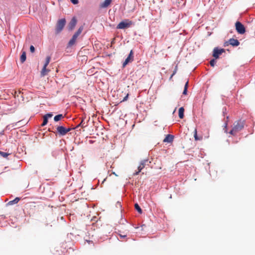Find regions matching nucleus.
Here are the masks:
<instances>
[{
  "instance_id": "1",
  "label": "nucleus",
  "mask_w": 255,
  "mask_h": 255,
  "mask_svg": "<svg viewBox=\"0 0 255 255\" xmlns=\"http://www.w3.org/2000/svg\"><path fill=\"white\" fill-rule=\"evenodd\" d=\"M245 125V121L239 120L234 122L233 124V127L229 133L233 135H236L238 132L242 130Z\"/></svg>"
},
{
  "instance_id": "2",
  "label": "nucleus",
  "mask_w": 255,
  "mask_h": 255,
  "mask_svg": "<svg viewBox=\"0 0 255 255\" xmlns=\"http://www.w3.org/2000/svg\"><path fill=\"white\" fill-rule=\"evenodd\" d=\"M133 24V22L128 19H126L120 22L117 26V29H124L129 28Z\"/></svg>"
},
{
  "instance_id": "3",
  "label": "nucleus",
  "mask_w": 255,
  "mask_h": 255,
  "mask_svg": "<svg viewBox=\"0 0 255 255\" xmlns=\"http://www.w3.org/2000/svg\"><path fill=\"white\" fill-rule=\"evenodd\" d=\"M66 24V20L64 18L59 19L56 24L55 31L56 34L60 33L64 28Z\"/></svg>"
},
{
  "instance_id": "4",
  "label": "nucleus",
  "mask_w": 255,
  "mask_h": 255,
  "mask_svg": "<svg viewBox=\"0 0 255 255\" xmlns=\"http://www.w3.org/2000/svg\"><path fill=\"white\" fill-rule=\"evenodd\" d=\"M236 29L239 33L243 34L245 33L246 29L244 25L240 22L237 21L235 23Z\"/></svg>"
},
{
  "instance_id": "5",
  "label": "nucleus",
  "mask_w": 255,
  "mask_h": 255,
  "mask_svg": "<svg viewBox=\"0 0 255 255\" xmlns=\"http://www.w3.org/2000/svg\"><path fill=\"white\" fill-rule=\"evenodd\" d=\"M57 130L60 135H64L71 130V128H66L63 126H59L57 127Z\"/></svg>"
},
{
  "instance_id": "6",
  "label": "nucleus",
  "mask_w": 255,
  "mask_h": 255,
  "mask_svg": "<svg viewBox=\"0 0 255 255\" xmlns=\"http://www.w3.org/2000/svg\"><path fill=\"white\" fill-rule=\"evenodd\" d=\"M225 52V50L224 49H218V48H215L213 50V56L216 59H217L219 58V55H221Z\"/></svg>"
},
{
  "instance_id": "7",
  "label": "nucleus",
  "mask_w": 255,
  "mask_h": 255,
  "mask_svg": "<svg viewBox=\"0 0 255 255\" xmlns=\"http://www.w3.org/2000/svg\"><path fill=\"white\" fill-rule=\"evenodd\" d=\"M77 23V20L75 17H73L71 20L70 22L68 24V28L69 30H72L75 26H76Z\"/></svg>"
},
{
  "instance_id": "8",
  "label": "nucleus",
  "mask_w": 255,
  "mask_h": 255,
  "mask_svg": "<svg viewBox=\"0 0 255 255\" xmlns=\"http://www.w3.org/2000/svg\"><path fill=\"white\" fill-rule=\"evenodd\" d=\"M148 160L147 159H144L140 162L139 166H138V170H139V171H141L144 168Z\"/></svg>"
},
{
  "instance_id": "9",
  "label": "nucleus",
  "mask_w": 255,
  "mask_h": 255,
  "mask_svg": "<svg viewBox=\"0 0 255 255\" xmlns=\"http://www.w3.org/2000/svg\"><path fill=\"white\" fill-rule=\"evenodd\" d=\"M174 138L173 135L171 134H167L165 138L163 139L164 142L171 143L173 141Z\"/></svg>"
},
{
  "instance_id": "10",
  "label": "nucleus",
  "mask_w": 255,
  "mask_h": 255,
  "mask_svg": "<svg viewBox=\"0 0 255 255\" xmlns=\"http://www.w3.org/2000/svg\"><path fill=\"white\" fill-rule=\"evenodd\" d=\"M229 44L233 46H237L240 44L239 41L237 39L231 38L229 40Z\"/></svg>"
},
{
  "instance_id": "11",
  "label": "nucleus",
  "mask_w": 255,
  "mask_h": 255,
  "mask_svg": "<svg viewBox=\"0 0 255 255\" xmlns=\"http://www.w3.org/2000/svg\"><path fill=\"white\" fill-rule=\"evenodd\" d=\"M78 36L76 35L75 34H74L72 36V38L70 39L68 43V46H73L76 42V41L77 40V38Z\"/></svg>"
},
{
  "instance_id": "12",
  "label": "nucleus",
  "mask_w": 255,
  "mask_h": 255,
  "mask_svg": "<svg viewBox=\"0 0 255 255\" xmlns=\"http://www.w3.org/2000/svg\"><path fill=\"white\" fill-rule=\"evenodd\" d=\"M112 0H105V1L100 4V7L105 8L108 7L111 3Z\"/></svg>"
},
{
  "instance_id": "13",
  "label": "nucleus",
  "mask_w": 255,
  "mask_h": 255,
  "mask_svg": "<svg viewBox=\"0 0 255 255\" xmlns=\"http://www.w3.org/2000/svg\"><path fill=\"white\" fill-rule=\"evenodd\" d=\"M49 71L50 70L49 69H47L46 67H43V68L42 69L41 71L40 72L41 76L42 77H43L47 75Z\"/></svg>"
},
{
  "instance_id": "14",
  "label": "nucleus",
  "mask_w": 255,
  "mask_h": 255,
  "mask_svg": "<svg viewBox=\"0 0 255 255\" xmlns=\"http://www.w3.org/2000/svg\"><path fill=\"white\" fill-rule=\"evenodd\" d=\"M194 137L195 140H201L203 139L202 136H198L197 135V131L196 129H195L194 131Z\"/></svg>"
},
{
  "instance_id": "15",
  "label": "nucleus",
  "mask_w": 255,
  "mask_h": 255,
  "mask_svg": "<svg viewBox=\"0 0 255 255\" xmlns=\"http://www.w3.org/2000/svg\"><path fill=\"white\" fill-rule=\"evenodd\" d=\"M184 109L183 107H181L179 109L178 116L180 119H182L184 118Z\"/></svg>"
},
{
  "instance_id": "16",
  "label": "nucleus",
  "mask_w": 255,
  "mask_h": 255,
  "mask_svg": "<svg viewBox=\"0 0 255 255\" xmlns=\"http://www.w3.org/2000/svg\"><path fill=\"white\" fill-rule=\"evenodd\" d=\"M26 59V52L25 51H22V54L20 56V60L21 63H23Z\"/></svg>"
},
{
  "instance_id": "17",
  "label": "nucleus",
  "mask_w": 255,
  "mask_h": 255,
  "mask_svg": "<svg viewBox=\"0 0 255 255\" xmlns=\"http://www.w3.org/2000/svg\"><path fill=\"white\" fill-rule=\"evenodd\" d=\"M20 200V198L18 197L15 198L14 200L12 201H10L8 202V204L9 205H13L15 204H16L18 202V201Z\"/></svg>"
},
{
  "instance_id": "18",
  "label": "nucleus",
  "mask_w": 255,
  "mask_h": 255,
  "mask_svg": "<svg viewBox=\"0 0 255 255\" xmlns=\"http://www.w3.org/2000/svg\"><path fill=\"white\" fill-rule=\"evenodd\" d=\"M63 118H64V116L62 114H59L55 116L54 118V120L55 122H58Z\"/></svg>"
},
{
  "instance_id": "19",
  "label": "nucleus",
  "mask_w": 255,
  "mask_h": 255,
  "mask_svg": "<svg viewBox=\"0 0 255 255\" xmlns=\"http://www.w3.org/2000/svg\"><path fill=\"white\" fill-rule=\"evenodd\" d=\"M50 60H51V57L49 56H47L46 58V60H45V63L43 65V67H47V66H48V65L49 64V63L50 61Z\"/></svg>"
},
{
  "instance_id": "20",
  "label": "nucleus",
  "mask_w": 255,
  "mask_h": 255,
  "mask_svg": "<svg viewBox=\"0 0 255 255\" xmlns=\"http://www.w3.org/2000/svg\"><path fill=\"white\" fill-rule=\"evenodd\" d=\"M134 207H135V209L138 211V213H142V210L138 204H137V203L135 204Z\"/></svg>"
},
{
  "instance_id": "21",
  "label": "nucleus",
  "mask_w": 255,
  "mask_h": 255,
  "mask_svg": "<svg viewBox=\"0 0 255 255\" xmlns=\"http://www.w3.org/2000/svg\"><path fill=\"white\" fill-rule=\"evenodd\" d=\"M83 27L82 26H81L79 28V29H78V30L76 32V33L74 34H75L76 35H77V36H78L82 32V30H83Z\"/></svg>"
},
{
  "instance_id": "22",
  "label": "nucleus",
  "mask_w": 255,
  "mask_h": 255,
  "mask_svg": "<svg viewBox=\"0 0 255 255\" xmlns=\"http://www.w3.org/2000/svg\"><path fill=\"white\" fill-rule=\"evenodd\" d=\"M131 60L129 59L128 57L126 59L125 61L123 64V66L125 67Z\"/></svg>"
},
{
  "instance_id": "23",
  "label": "nucleus",
  "mask_w": 255,
  "mask_h": 255,
  "mask_svg": "<svg viewBox=\"0 0 255 255\" xmlns=\"http://www.w3.org/2000/svg\"><path fill=\"white\" fill-rule=\"evenodd\" d=\"M48 123V119L46 118V117H43V121L42 124H41V126L43 127L45 126Z\"/></svg>"
},
{
  "instance_id": "24",
  "label": "nucleus",
  "mask_w": 255,
  "mask_h": 255,
  "mask_svg": "<svg viewBox=\"0 0 255 255\" xmlns=\"http://www.w3.org/2000/svg\"><path fill=\"white\" fill-rule=\"evenodd\" d=\"M0 155L3 157H6L9 155V154L6 152L0 151Z\"/></svg>"
},
{
  "instance_id": "25",
  "label": "nucleus",
  "mask_w": 255,
  "mask_h": 255,
  "mask_svg": "<svg viewBox=\"0 0 255 255\" xmlns=\"http://www.w3.org/2000/svg\"><path fill=\"white\" fill-rule=\"evenodd\" d=\"M128 58L130 59L131 61L132 60V59H133V52H132V51L131 50Z\"/></svg>"
},
{
  "instance_id": "26",
  "label": "nucleus",
  "mask_w": 255,
  "mask_h": 255,
  "mask_svg": "<svg viewBox=\"0 0 255 255\" xmlns=\"http://www.w3.org/2000/svg\"><path fill=\"white\" fill-rule=\"evenodd\" d=\"M128 58L130 59L131 61L132 60V59H133V52H132V51L131 50Z\"/></svg>"
},
{
  "instance_id": "27",
  "label": "nucleus",
  "mask_w": 255,
  "mask_h": 255,
  "mask_svg": "<svg viewBox=\"0 0 255 255\" xmlns=\"http://www.w3.org/2000/svg\"><path fill=\"white\" fill-rule=\"evenodd\" d=\"M216 60L213 59H212L210 61V64L211 66L214 67L215 64V63H216Z\"/></svg>"
},
{
  "instance_id": "28",
  "label": "nucleus",
  "mask_w": 255,
  "mask_h": 255,
  "mask_svg": "<svg viewBox=\"0 0 255 255\" xmlns=\"http://www.w3.org/2000/svg\"><path fill=\"white\" fill-rule=\"evenodd\" d=\"M30 51L31 53H34L35 51V48L33 45L30 46Z\"/></svg>"
},
{
  "instance_id": "29",
  "label": "nucleus",
  "mask_w": 255,
  "mask_h": 255,
  "mask_svg": "<svg viewBox=\"0 0 255 255\" xmlns=\"http://www.w3.org/2000/svg\"><path fill=\"white\" fill-rule=\"evenodd\" d=\"M53 115L52 114H47L45 115L44 116V117H46V118L48 119L49 118H51L52 117Z\"/></svg>"
},
{
  "instance_id": "30",
  "label": "nucleus",
  "mask_w": 255,
  "mask_h": 255,
  "mask_svg": "<svg viewBox=\"0 0 255 255\" xmlns=\"http://www.w3.org/2000/svg\"><path fill=\"white\" fill-rule=\"evenodd\" d=\"M118 234L122 239L125 238L127 237V235H122L120 233H118Z\"/></svg>"
},
{
  "instance_id": "31",
  "label": "nucleus",
  "mask_w": 255,
  "mask_h": 255,
  "mask_svg": "<svg viewBox=\"0 0 255 255\" xmlns=\"http://www.w3.org/2000/svg\"><path fill=\"white\" fill-rule=\"evenodd\" d=\"M128 94H127V95L124 98L123 100L121 101V102L126 101L128 100Z\"/></svg>"
},
{
  "instance_id": "32",
  "label": "nucleus",
  "mask_w": 255,
  "mask_h": 255,
  "mask_svg": "<svg viewBox=\"0 0 255 255\" xmlns=\"http://www.w3.org/2000/svg\"><path fill=\"white\" fill-rule=\"evenodd\" d=\"M72 3H73L74 4H76L78 3L79 0H70Z\"/></svg>"
},
{
  "instance_id": "33",
  "label": "nucleus",
  "mask_w": 255,
  "mask_h": 255,
  "mask_svg": "<svg viewBox=\"0 0 255 255\" xmlns=\"http://www.w3.org/2000/svg\"><path fill=\"white\" fill-rule=\"evenodd\" d=\"M187 94V88H184L183 92V94L184 95H186Z\"/></svg>"
},
{
  "instance_id": "34",
  "label": "nucleus",
  "mask_w": 255,
  "mask_h": 255,
  "mask_svg": "<svg viewBox=\"0 0 255 255\" xmlns=\"http://www.w3.org/2000/svg\"><path fill=\"white\" fill-rule=\"evenodd\" d=\"M188 83H189V82H188V81H187L186 82V83H185V85L184 88H187V89H188Z\"/></svg>"
},
{
  "instance_id": "35",
  "label": "nucleus",
  "mask_w": 255,
  "mask_h": 255,
  "mask_svg": "<svg viewBox=\"0 0 255 255\" xmlns=\"http://www.w3.org/2000/svg\"><path fill=\"white\" fill-rule=\"evenodd\" d=\"M140 171H139V170H138V171L137 172H135V173H133V175H137L139 174V173L140 172Z\"/></svg>"
},
{
  "instance_id": "36",
  "label": "nucleus",
  "mask_w": 255,
  "mask_h": 255,
  "mask_svg": "<svg viewBox=\"0 0 255 255\" xmlns=\"http://www.w3.org/2000/svg\"><path fill=\"white\" fill-rule=\"evenodd\" d=\"M83 120L82 121V122L80 123V124L78 126V127H79V126H82L83 127Z\"/></svg>"
},
{
  "instance_id": "37",
  "label": "nucleus",
  "mask_w": 255,
  "mask_h": 255,
  "mask_svg": "<svg viewBox=\"0 0 255 255\" xmlns=\"http://www.w3.org/2000/svg\"><path fill=\"white\" fill-rule=\"evenodd\" d=\"M175 73H176V70H175V71L173 72V74H172V75L171 76L170 78H171L173 77V76Z\"/></svg>"
},
{
  "instance_id": "38",
  "label": "nucleus",
  "mask_w": 255,
  "mask_h": 255,
  "mask_svg": "<svg viewBox=\"0 0 255 255\" xmlns=\"http://www.w3.org/2000/svg\"><path fill=\"white\" fill-rule=\"evenodd\" d=\"M227 124L226 123V124H225V128H226L225 132H227Z\"/></svg>"
}]
</instances>
